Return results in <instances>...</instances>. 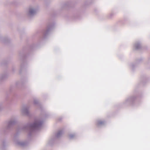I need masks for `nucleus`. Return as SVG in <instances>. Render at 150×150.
I'll list each match as a JSON object with an SVG mask.
<instances>
[{"label":"nucleus","mask_w":150,"mask_h":150,"mask_svg":"<svg viewBox=\"0 0 150 150\" xmlns=\"http://www.w3.org/2000/svg\"><path fill=\"white\" fill-rule=\"evenodd\" d=\"M30 13H32L33 12L32 11H30Z\"/></svg>","instance_id":"obj_2"},{"label":"nucleus","mask_w":150,"mask_h":150,"mask_svg":"<svg viewBox=\"0 0 150 150\" xmlns=\"http://www.w3.org/2000/svg\"><path fill=\"white\" fill-rule=\"evenodd\" d=\"M103 123V122L102 121H99L98 122V125H99L101 124H102Z\"/></svg>","instance_id":"obj_1"}]
</instances>
